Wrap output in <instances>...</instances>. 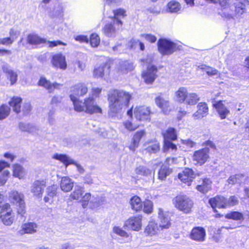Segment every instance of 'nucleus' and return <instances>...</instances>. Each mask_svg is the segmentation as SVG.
<instances>
[{
    "label": "nucleus",
    "instance_id": "obj_28",
    "mask_svg": "<svg viewBox=\"0 0 249 249\" xmlns=\"http://www.w3.org/2000/svg\"><path fill=\"white\" fill-rule=\"evenodd\" d=\"M2 69L4 72L7 74V77L11 82V84L13 85L17 80V73L11 70L7 64H4L2 67Z\"/></svg>",
    "mask_w": 249,
    "mask_h": 249
},
{
    "label": "nucleus",
    "instance_id": "obj_18",
    "mask_svg": "<svg viewBox=\"0 0 249 249\" xmlns=\"http://www.w3.org/2000/svg\"><path fill=\"white\" fill-rule=\"evenodd\" d=\"M155 101L156 105L161 109L164 114H167L169 113L171 108L168 100L159 95L156 97Z\"/></svg>",
    "mask_w": 249,
    "mask_h": 249
},
{
    "label": "nucleus",
    "instance_id": "obj_55",
    "mask_svg": "<svg viewBox=\"0 0 249 249\" xmlns=\"http://www.w3.org/2000/svg\"><path fill=\"white\" fill-rule=\"evenodd\" d=\"M113 231L115 234L123 237H128V233L124 231L122 228L119 226H114L113 228Z\"/></svg>",
    "mask_w": 249,
    "mask_h": 249
},
{
    "label": "nucleus",
    "instance_id": "obj_17",
    "mask_svg": "<svg viewBox=\"0 0 249 249\" xmlns=\"http://www.w3.org/2000/svg\"><path fill=\"white\" fill-rule=\"evenodd\" d=\"M206 232L204 228L200 227L194 228L190 233V238L197 242H203L205 240Z\"/></svg>",
    "mask_w": 249,
    "mask_h": 249
},
{
    "label": "nucleus",
    "instance_id": "obj_43",
    "mask_svg": "<svg viewBox=\"0 0 249 249\" xmlns=\"http://www.w3.org/2000/svg\"><path fill=\"white\" fill-rule=\"evenodd\" d=\"M10 107L5 104H2L0 106V120L6 118L10 114Z\"/></svg>",
    "mask_w": 249,
    "mask_h": 249
},
{
    "label": "nucleus",
    "instance_id": "obj_4",
    "mask_svg": "<svg viewBox=\"0 0 249 249\" xmlns=\"http://www.w3.org/2000/svg\"><path fill=\"white\" fill-rule=\"evenodd\" d=\"M74 109L77 112H85L90 114L102 112L101 108L91 96L85 98L83 102L81 101L79 103H75Z\"/></svg>",
    "mask_w": 249,
    "mask_h": 249
},
{
    "label": "nucleus",
    "instance_id": "obj_44",
    "mask_svg": "<svg viewBox=\"0 0 249 249\" xmlns=\"http://www.w3.org/2000/svg\"><path fill=\"white\" fill-rule=\"evenodd\" d=\"M160 150L159 142L157 141L151 142L145 150L149 153H155Z\"/></svg>",
    "mask_w": 249,
    "mask_h": 249
},
{
    "label": "nucleus",
    "instance_id": "obj_9",
    "mask_svg": "<svg viewBox=\"0 0 249 249\" xmlns=\"http://www.w3.org/2000/svg\"><path fill=\"white\" fill-rule=\"evenodd\" d=\"M0 217L5 225L10 226L14 222L15 214L9 204L6 203L2 206L0 209Z\"/></svg>",
    "mask_w": 249,
    "mask_h": 249
},
{
    "label": "nucleus",
    "instance_id": "obj_37",
    "mask_svg": "<svg viewBox=\"0 0 249 249\" xmlns=\"http://www.w3.org/2000/svg\"><path fill=\"white\" fill-rule=\"evenodd\" d=\"M164 140L174 141L177 139V136L176 130L174 128H168L164 132L162 133Z\"/></svg>",
    "mask_w": 249,
    "mask_h": 249
},
{
    "label": "nucleus",
    "instance_id": "obj_47",
    "mask_svg": "<svg viewBox=\"0 0 249 249\" xmlns=\"http://www.w3.org/2000/svg\"><path fill=\"white\" fill-rule=\"evenodd\" d=\"M225 217L228 219H232L235 220H240L243 219V214L238 212H232L227 213Z\"/></svg>",
    "mask_w": 249,
    "mask_h": 249
},
{
    "label": "nucleus",
    "instance_id": "obj_24",
    "mask_svg": "<svg viewBox=\"0 0 249 249\" xmlns=\"http://www.w3.org/2000/svg\"><path fill=\"white\" fill-rule=\"evenodd\" d=\"M38 84L45 88L49 92H53L55 89H59L62 87V85L57 83H51L44 77L40 78Z\"/></svg>",
    "mask_w": 249,
    "mask_h": 249
},
{
    "label": "nucleus",
    "instance_id": "obj_54",
    "mask_svg": "<svg viewBox=\"0 0 249 249\" xmlns=\"http://www.w3.org/2000/svg\"><path fill=\"white\" fill-rule=\"evenodd\" d=\"M105 66H100L94 69L93 76L96 78L102 77L104 74Z\"/></svg>",
    "mask_w": 249,
    "mask_h": 249
},
{
    "label": "nucleus",
    "instance_id": "obj_49",
    "mask_svg": "<svg viewBox=\"0 0 249 249\" xmlns=\"http://www.w3.org/2000/svg\"><path fill=\"white\" fill-rule=\"evenodd\" d=\"M177 146L171 140H164V151L166 152L171 150L172 152L176 151Z\"/></svg>",
    "mask_w": 249,
    "mask_h": 249
},
{
    "label": "nucleus",
    "instance_id": "obj_5",
    "mask_svg": "<svg viewBox=\"0 0 249 249\" xmlns=\"http://www.w3.org/2000/svg\"><path fill=\"white\" fill-rule=\"evenodd\" d=\"M153 59L151 55L147 56V58L142 59V61L145 64H148L147 69L143 71L142 73V77L145 82L147 84L152 83L156 78L157 75V68L154 66L151 65Z\"/></svg>",
    "mask_w": 249,
    "mask_h": 249
},
{
    "label": "nucleus",
    "instance_id": "obj_64",
    "mask_svg": "<svg viewBox=\"0 0 249 249\" xmlns=\"http://www.w3.org/2000/svg\"><path fill=\"white\" fill-rule=\"evenodd\" d=\"M181 142L182 144L186 145L189 148L193 147L196 144V143L194 142L189 139L181 140Z\"/></svg>",
    "mask_w": 249,
    "mask_h": 249
},
{
    "label": "nucleus",
    "instance_id": "obj_33",
    "mask_svg": "<svg viewBox=\"0 0 249 249\" xmlns=\"http://www.w3.org/2000/svg\"><path fill=\"white\" fill-rule=\"evenodd\" d=\"M22 99L18 97H14L9 101V105L12 107L14 112L18 113L20 112L21 103Z\"/></svg>",
    "mask_w": 249,
    "mask_h": 249
},
{
    "label": "nucleus",
    "instance_id": "obj_22",
    "mask_svg": "<svg viewBox=\"0 0 249 249\" xmlns=\"http://www.w3.org/2000/svg\"><path fill=\"white\" fill-rule=\"evenodd\" d=\"M197 110L193 114L195 119H201L208 114L209 108L205 103H199L197 106Z\"/></svg>",
    "mask_w": 249,
    "mask_h": 249
},
{
    "label": "nucleus",
    "instance_id": "obj_60",
    "mask_svg": "<svg viewBox=\"0 0 249 249\" xmlns=\"http://www.w3.org/2000/svg\"><path fill=\"white\" fill-rule=\"evenodd\" d=\"M130 43H131V48H136L137 46H139L141 50L143 51L144 50V44L138 40L133 39Z\"/></svg>",
    "mask_w": 249,
    "mask_h": 249
},
{
    "label": "nucleus",
    "instance_id": "obj_42",
    "mask_svg": "<svg viewBox=\"0 0 249 249\" xmlns=\"http://www.w3.org/2000/svg\"><path fill=\"white\" fill-rule=\"evenodd\" d=\"M135 172L137 175L143 176H148L151 174V171L146 166L143 165H140L137 167L135 169Z\"/></svg>",
    "mask_w": 249,
    "mask_h": 249
},
{
    "label": "nucleus",
    "instance_id": "obj_25",
    "mask_svg": "<svg viewBox=\"0 0 249 249\" xmlns=\"http://www.w3.org/2000/svg\"><path fill=\"white\" fill-rule=\"evenodd\" d=\"M145 134L144 130H141L137 131L134 135L132 141L130 145H129V148L131 151H135V149L138 147L139 142Z\"/></svg>",
    "mask_w": 249,
    "mask_h": 249
},
{
    "label": "nucleus",
    "instance_id": "obj_63",
    "mask_svg": "<svg viewBox=\"0 0 249 249\" xmlns=\"http://www.w3.org/2000/svg\"><path fill=\"white\" fill-rule=\"evenodd\" d=\"M142 36L151 43H154L157 40V37L152 34H144L142 35Z\"/></svg>",
    "mask_w": 249,
    "mask_h": 249
},
{
    "label": "nucleus",
    "instance_id": "obj_2",
    "mask_svg": "<svg viewBox=\"0 0 249 249\" xmlns=\"http://www.w3.org/2000/svg\"><path fill=\"white\" fill-rule=\"evenodd\" d=\"M158 218L160 223L159 227L157 223L154 221H149L144 230L145 234L152 236L157 234L161 229H168L171 225L169 214L168 212L163 211L161 208L158 209Z\"/></svg>",
    "mask_w": 249,
    "mask_h": 249
},
{
    "label": "nucleus",
    "instance_id": "obj_26",
    "mask_svg": "<svg viewBox=\"0 0 249 249\" xmlns=\"http://www.w3.org/2000/svg\"><path fill=\"white\" fill-rule=\"evenodd\" d=\"M60 185L62 191L64 192H69L73 187V181L70 178L64 177L61 178Z\"/></svg>",
    "mask_w": 249,
    "mask_h": 249
},
{
    "label": "nucleus",
    "instance_id": "obj_30",
    "mask_svg": "<svg viewBox=\"0 0 249 249\" xmlns=\"http://www.w3.org/2000/svg\"><path fill=\"white\" fill-rule=\"evenodd\" d=\"M58 187L56 185L49 186L47 188V196L44 198V200L46 203H51L52 199L56 196Z\"/></svg>",
    "mask_w": 249,
    "mask_h": 249
},
{
    "label": "nucleus",
    "instance_id": "obj_50",
    "mask_svg": "<svg viewBox=\"0 0 249 249\" xmlns=\"http://www.w3.org/2000/svg\"><path fill=\"white\" fill-rule=\"evenodd\" d=\"M19 129L23 131H27L32 133L36 129L35 127L32 124L24 123H20L19 124Z\"/></svg>",
    "mask_w": 249,
    "mask_h": 249
},
{
    "label": "nucleus",
    "instance_id": "obj_16",
    "mask_svg": "<svg viewBox=\"0 0 249 249\" xmlns=\"http://www.w3.org/2000/svg\"><path fill=\"white\" fill-rule=\"evenodd\" d=\"M46 185V182L44 180H36L33 182L31 186V191L34 196L40 197L42 196Z\"/></svg>",
    "mask_w": 249,
    "mask_h": 249
},
{
    "label": "nucleus",
    "instance_id": "obj_32",
    "mask_svg": "<svg viewBox=\"0 0 249 249\" xmlns=\"http://www.w3.org/2000/svg\"><path fill=\"white\" fill-rule=\"evenodd\" d=\"M131 209L136 212L141 211L142 208V203L141 198L137 196L132 197L130 200Z\"/></svg>",
    "mask_w": 249,
    "mask_h": 249
},
{
    "label": "nucleus",
    "instance_id": "obj_38",
    "mask_svg": "<svg viewBox=\"0 0 249 249\" xmlns=\"http://www.w3.org/2000/svg\"><path fill=\"white\" fill-rule=\"evenodd\" d=\"M27 41L29 43L34 45L40 44L46 42L45 39L35 34L29 35L27 37Z\"/></svg>",
    "mask_w": 249,
    "mask_h": 249
},
{
    "label": "nucleus",
    "instance_id": "obj_46",
    "mask_svg": "<svg viewBox=\"0 0 249 249\" xmlns=\"http://www.w3.org/2000/svg\"><path fill=\"white\" fill-rule=\"evenodd\" d=\"M171 172V169L169 167L166 166H162L159 172V178L160 180L165 179Z\"/></svg>",
    "mask_w": 249,
    "mask_h": 249
},
{
    "label": "nucleus",
    "instance_id": "obj_7",
    "mask_svg": "<svg viewBox=\"0 0 249 249\" xmlns=\"http://www.w3.org/2000/svg\"><path fill=\"white\" fill-rule=\"evenodd\" d=\"M9 199L12 203L17 205V213L21 216L26 213L24 195L17 191H12L9 194Z\"/></svg>",
    "mask_w": 249,
    "mask_h": 249
},
{
    "label": "nucleus",
    "instance_id": "obj_6",
    "mask_svg": "<svg viewBox=\"0 0 249 249\" xmlns=\"http://www.w3.org/2000/svg\"><path fill=\"white\" fill-rule=\"evenodd\" d=\"M173 203L177 209L185 213L191 212L194 205L192 200L186 195L177 196L173 198Z\"/></svg>",
    "mask_w": 249,
    "mask_h": 249
},
{
    "label": "nucleus",
    "instance_id": "obj_20",
    "mask_svg": "<svg viewBox=\"0 0 249 249\" xmlns=\"http://www.w3.org/2000/svg\"><path fill=\"white\" fill-rule=\"evenodd\" d=\"M52 62L55 68H59L62 70H65L67 68L65 56L61 53L54 55L53 57Z\"/></svg>",
    "mask_w": 249,
    "mask_h": 249
},
{
    "label": "nucleus",
    "instance_id": "obj_36",
    "mask_svg": "<svg viewBox=\"0 0 249 249\" xmlns=\"http://www.w3.org/2000/svg\"><path fill=\"white\" fill-rule=\"evenodd\" d=\"M114 18H111V19L113 20L114 24H120V26L122 25V22L119 19L121 17H124L125 16V11L122 9H118L116 10L113 11Z\"/></svg>",
    "mask_w": 249,
    "mask_h": 249
},
{
    "label": "nucleus",
    "instance_id": "obj_51",
    "mask_svg": "<svg viewBox=\"0 0 249 249\" xmlns=\"http://www.w3.org/2000/svg\"><path fill=\"white\" fill-rule=\"evenodd\" d=\"M229 1V0H218L217 3L219 4V6L221 7V9L222 10V12L221 14V16L224 12L230 11V8H231V7L230 6Z\"/></svg>",
    "mask_w": 249,
    "mask_h": 249
},
{
    "label": "nucleus",
    "instance_id": "obj_12",
    "mask_svg": "<svg viewBox=\"0 0 249 249\" xmlns=\"http://www.w3.org/2000/svg\"><path fill=\"white\" fill-rule=\"evenodd\" d=\"M209 149L203 148L195 152L193 157V161L196 165H201L206 162L209 158Z\"/></svg>",
    "mask_w": 249,
    "mask_h": 249
},
{
    "label": "nucleus",
    "instance_id": "obj_53",
    "mask_svg": "<svg viewBox=\"0 0 249 249\" xmlns=\"http://www.w3.org/2000/svg\"><path fill=\"white\" fill-rule=\"evenodd\" d=\"M123 126L127 130L131 131L136 129L139 126V124H132L130 121H126L123 122Z\"/></svg>",
    "mask_w": 249,
    "mask_h": 249
},
{
    "label": "nucleus",
    "instance_id": "obj_35",
    "mask_svg": "<svg viewBox=\"0 0 249 249\" xmlns=\"http://www.w3.org/2000/svg\"><path fill=\"white\" fill-rule=\"evenodd\" d=\"M53 158L59 160L63 163L66 167L70 164L74 163V161L66 155L56 154L53 155Z\"/></svg>",
    "mask_w": 249,
    "mask_h": 249
},
{
    "label": "nucleus",
    "instance_id": "obj_62",
    "mask_svg": "<svg viewBox=\"0 0 249 249\" xmlns=\"http://www.w3.org/2000/svg\"><path fill=\"white\" fill-rule=\"evenodd\" d=\"M54 15L56 17H61L63 16V8L61 4L56 6L54 9Z\"/></svg>",
    "mask_w": 249,
    "mask_h": 249
},
{
    "label": "nucleus",
    "instance_id": "obj_58",
    "mask_svg": "<svg viewBox=\"0 0 249 249\" xmlns=\"http://www.w3.org/2000/svg\"><path fill=\"white\" fill-rule=\"evenodd\" d=\"M10 176V172L8 170H4L0 176V186L4 185L7 181Z\"/></svg>",
    "mask_w": 249,
    "mask_h": 249
},
{
    "label": "nucleus",
    "instance_id": "obj_57",
    "mask_svg": "<svg viewBox=\"0 0 249 249\" xmlns=\"http://www.w3.org/2000/svg\"><path fill=\"white\" fill-rule=\"evenodd\" d=\"M100 43L99 36L96 34H92L90 37V44L93 47H97Z\"/></svg>",
    "mask_w": 249,
    "mask_h": 249
},
{
    "label": "nucleus",
    "instance_id": "obj_27",
    "mask_svg": "<svg viewBox=\"0 0 249 249\" xmlns=\"http://www.w3.org/2000/svg\"><path fill=\"white\" fill-rule=\"evenodd\" d=\"M13 176L21 179L24 178L26 175L25 169L18 164H15L12 166Z\"/></svg>",
    "mask_w": 249,
    "mask_h": 249
},
{
    "label": "nucleus",
    "instance_id": "obj_31",
    "mask_svg": "<svg viewBox=\"0 0 249 249\" xmlns=\"http://www.w3.org/2000/svg\"><path fill=\"white\" fill-rule=\"evenodd\" d=\"M134 69L133 65L132 63L127 61H121L119 63V66L118 68V71L124 74L128 72L129 71L133 70Z\"/></svg>",
    "mask_w": 249,
    "mask_h": 249
},
{
    "label": "nucleus",
    "instance_id": "obj_23",
    "mask_svg": "<svg viewBox=\"0 0 249 249\" xmlns=\"http://www.w3.org/2000/svg\"><path fill=\"white\" fill-rule=\"evenodd\" d=\"M226 198L223 196H217L209 199V202L214 212H216L215 208H225Z\"/></svg>",
    "mask_w": 249,
    "mask_h": 249
},
{
    "label": "nucleus",
    "instance_id": "obj_11",
    "mask_svg": "<svg viewBox=\"0 0 249 249\" xmlns=\"http://www.w3.org/2000/svg\"><path fill=\"white\" fill-rule=\"evenodd\" d=\"M142 216L141 215L132 216L125 221L124 227L128 230L139 231L142 228Z\"/></svg>",
    "mask_w": 249,
    "mask_h": 249
},
{
    "label": "nucleus",
    "instance_id": "obj_34",
    "mask_svg": "<svg viewBox=\"0 0 249 249\" xmlns=\"http://www.w3.org/2000/svg\"><path fill=\"white\" fill-rule=\"evenodd\" d=\"M181 8V5L178 2L172 0L167 4L166 11L171 13H177L180 10Z\"/></svg>",
    "mask_w": 249,
    "mask_h": 249
},
{
    "label": "nucleus",
    "instance_id": "obj_10",
    "mask_svg": "<svg viewBox=\"0 0 249 249\" xmlns=\"http://www.w3.org/2000/svg\"><path fill=\"white\" fill-rule=\"evenodd\" d=\"M158 44L159 51L162 55H170L176 49V44L166 39H160Z\"/></svg>",
    "mask_w": 249,
    "mask_h": 249
},
{
    "label": "nucleus",
    "instance_id": "obj_3",
    "mask_svg": "<svg viewBox=\"0 0 249 249\" xmlns=\"http://www.w3.org/2000/svg\"><path fill=\"white\" fill-rule=\"evenodd\" d=\"M174 98L179 103H184L188 106H194L200 100L199 95L196 93L188 92L187 89L184 87L179 88L175 92Z\"/></svg>",
    "mask_w": 249,
    "mask_h": 249
},
{
    "label": "nucleus",
    "instance_id": "obj_59",
    "mask_svg": "<svg viewBox=\"0 0 249 249\" xmlns=\"http://www.w3.org/2000/svg\"><path fill=\"white\" fill-rule=\"evenodd\" d=\"M20 32L16 29H11L9 32L10 36L9 38L11 39V42H13L18 37Z\"/></svg>",
    "mask_w": 249,
    "mask_h": 249
},
{
    "label": "nucleus",
    "instance_id": "obj_61",
    "mask_svg": "<svg viewBox=\"0 0 249 249\" xmlns=\"http://www.w3.org/2000/svg\"><path fill=\"white\" fill-rule=\"evenodd\" d=\"M91 199V195L89 193H87L84 196H82V198L80 200L82 201L83 207H86L89 204V201H90Z\"/></svg>",
    "mask_w": 249,
    "mask_h": 249
},
{
    "label": "nucleus",
    "instance_id": "obj_56",
    "mask_svg": "<svg viewBox=\"0 0 249 249\" xmlns=\"http://www.w3.org/2000/svg\"><path fill=\"white\" fill-rule=\"evenodd\" d=\"M238 203V198L235 196H231L229 199H226V208L232 207Z\"/></svg>",
    "mask_w": 249,
    "mask_h": 249
},
{
    "label": "nucleus",
    "instance_id": "obj_15",
    "mask_svg": "<svg viewBox=\"0 0 249 249\" xmlns=\"http://www.w3.org/2000/svg\"><path fill=\"white\" fill-rule=\"evenodd\" d=\"M110 22L107 23L103 29L104 34L107 37H114L118 33L120 24H114L113 20L111 19Z\"/></svg>",
    "mask_w": 249,
    "mask_h": 249
},
{
    "label": "nucleus",
    "instance_id": "obj_14",
    "mask_svg": "<svg viewBox=\"0 0 249 249\" xmlns=\"http://www.w3.org/2000/svg\"><path fill=\"white\" fill-rule=\"evenodd\" d=\"M178 177L182 182L190 186L195 178V175L192 169L186 168L182 172L178 174Z\"/></svg>",
    "mask_w": 249,
    "mask_h": 249
},
{
    "label": "nucleus",
    "instance_id": "obj_45",
    "mask_svg": "<svg viewBox=\"0 0 249 249\" xmlns=\"http://www.w3.org/2000/svg\"><path fill=\"white\" fill-rule=\"evenodd\" d=\"M104 198L102 197H92L89 201V206L92 208L99 207L104 204Z\"/></svg>",
    "mask_w": 249,
    "mask_h": 249
},
{
    "label": "nucleus",
    "instance_id": "obj_13",
    "mask_svg": "<svg viewBox=\"0 0 249 249\" xmlns=\"http://www.w3.org/2000/svg\"><path fill=\"white\" fill-rule=\"evenodd\" d=\"M136 118L139 121H150L151 111L149 107H137L134 110Z\"/></svg>",
    "mask_w": 249,
    "mask_h": 249
},
{
    "label": "nucleus",
    "instance_id": "obj_29",
    "mask_svg": "<svg viewBox=\"0 0 249 249\" xmlns=\"http://www.w3.org/2000/svg\"><path fill=\"white\" fill-rule=\"evenodd\" d=\"M212 188V181L208 178H204L201 183L196 187V189L202 194H206Z\"/></svg>",
    "mask_w": 249,
    "mask_h": 249
},
{
    "label": "nucleus",
    "instance_id": "obj_39",
    "mask_svg": "<svg viewBox=\"0 0 249 249\" xmlns=\"http://www.w3.org/2000/svg\"><path fill=\"white\" fill-rule=\"evenodd\" d=\"M197 70L205 71L210 76L217 75L218 71L215 69L208 66L205 64H201L197 66Z\"/></svg>",
    "mask_w": 249,
    "mask_h": 249
},
{
    "label": "nucleus",
    "instance_id": "obj_40",
    "mask_svg": "<svg viewBox=\"0 0 249 249\" xmlns=\"http://www.w3.org/2000/svg\"><path fill=\"white\" fill-rule=\"evenodd\" d=\"M83 193V189L80 186H76L75 187L74 190L71 194L70 198L73 200H80Z\"/></svg>",
    "mask_w": 249,
    "mask_h": 249
},
{
    "label": "nucleus",
    "instance_id": "obj_52",
    "mask_svg": "<svg viewBox=\"0 0 249 249\" xmlns=\"http://www.w3.org/2000/svg\"><path fill=\"white\" fill-rule=\"evenodd\" d=\"M153 202L149 200H146L143 202V212L149 214L153 212Z\"/></svg>",
    "mask_w": 249,
    "mask_h": 249
},
{
    "label": "nucleus",
    "instance_id": "obj_1",
    "mask_svg": "<svg viewBox=\"0 0 249 249\" xmlns=\"http://www.w3.org/2000/svg\"><path fill=\"white\" fill-rule=\"evenodd\" d=\"M131 98V95L123 90L113 89L108 94V115L111 117L116 116L126 107Z\"/></svg>",
    "mask_w": 249,
    "mask_h": 249
},
{
    "label": "nucleus",
    "instance_id": "obj_21",
    "mask_svg": "<svg viewBox=\"0 0 249 249\" xmlns=\"http://www.w3.org/2000/svg\"><path fill=\"white\" fill-rule=\"evenodd\" d=\"M37 225L34 222H28L22 225L21 229L18 231L20 235L24 234H33L36 232Z\"/></svg>",
    "mask_w": 249,
    "mask_h": 249
},
{
    "label": "nucleus",
    "instance_id": "obj_41",
    "mask_svg": "<svg viewBox=\"0 0 249 249\" xmlns=\"http://www.w3.org/2000/svg\"><path fill=\"white\" fill-rule=\"evenodd\" d=\"M244 179V176L239 174L231 176L228 179V182L231 184H241Z\"/></svg>",
    "mask_w": 249,
    "mask_h": 249
},
{
    "label": "nucleus",
    "instance_id": "obj_48",
    "mask_svg": "<svg viewBox=\"0 0 249 249\" xmlns=\"http://www.w3.org/2000/svg\"><path fill=\"white\" fill-rule=\"evenodd\" d=\"M177 146L171 140H164V151L166 152L171 150L172 152L176 151Z\"/></svg>",
    "mask_w": 249,
    "mask_h": 249
},
{
    "label": "nucleus",
    "instance_id": "obj_19",
    "mask_svg": "<svg viewBox=\"0 0 249 249\" xmlns=\"http://www.w3.org/2000/svg\"><path fill=\"white\" fill-rule=\"evenodd\" d=\"M219 117L221 119H224L230 114V110L223 103L222 101H219L213 104Z\"/></svg>",
    "mask_w": 249,
    "mask_h": 249
},
{
    "label": "nucleus",
    "instance_id": "obj_8",
    "mask_svg": "<svg viewBox=\"0 0 249 249\" xmlns=\"http://www.w3.org/2000/svg\"><path fill=\"white\" fill-rule=\"evenodd\" d=\"M87 92L88 88L86 85L83 83H78L71 88L70 97L72 102L73 107H75V103L81 101L79 100V97L84 96Z\"/></svg>",
    "mask_w": 249,
    "mask_h": 249
}]
</instances>
